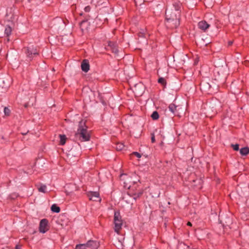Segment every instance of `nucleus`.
<instances>
[{
  "mask_svg": "<svg viewBox=\"0 0 249 249\" xmlns=\"http://www.w3.org/2000/svg\"><path fill=\"white\" fill-rule=\"evenodd\" d=\"M187 225L189 226H192V223L190 222H188L187 223Z\"/></svg>",
  "mask_w": 249,
  "mask_h": 249,
  "instance_id": "7c9ffc66",
  "label": "nucleus"
},
{
  "mask_svg": "<svg viewBox=\"0 0 249 249\" xmlns=\"http://www.w3.org/2000/svg\"><path fill=\"white\" fill-rule=\"evenodd\" d=\"M176 107L174 104H171L169 106V109H174Z\"/></svg>",
  "mask_w": 249,
  "mask_h": 249,
  "instance_id": "bb28decb",
  "label": "nucleus"
},
{
  "mask_svg": "<svg viewBox=\"0 0 249 249\" xmlns=\"http://www.w3.org/2000/svg\"><path fill=\"white\" fill-rule=\"evenodd\" d=\"M133 154L135 155L138 158H141V155L140 153H139L138 152H134L133 153Z\"/></svg>",
  "mask_w": 249,
  "mask_h": 249,
  "instance_id": "a878e982",
  "label": "nucleus"
},
{
  "mask_svg": "<svg viewBox=\"0 0 249 249\" xmlns=\"http://www.w3.org/2000/svg\"><path fill=\"white\" fill-rule=\"evenodd\" d=\"M169 111H170L171 113H172L173 114H174L175 115H178V116H180L178 113V110L172 109V110H169Z\"/></svg>",
  "mask_w": 249,
  "mask_h": 249,
  "instance_id": "b1692460",
  "label": "nucleus"
},
{
  "mask_svg": "<svg viewBox=\"0 0 249 249\" xmlns=\"http://www.w3.org/2000/svg\"><path fill=\"white\" fill-rule=\"evenodd\" d=\"M175 9H176V11H178V7H175Z\"/></svg>",
  "mask_w": 249,
  "mask_h": 249,
  "instance_id": "72a5a7b5",
  "label": "nucleus"
},
{
  "mask_svg": "<svg viewBox=\"0 0 249 249\" xmlns=\"http://www.w3.org/2000/svg\"><path fill=\"white\" fill-rule=\"evenodd\" d=\"M60 139V143L61 145H64L66 143L67 138L65 135H59Z\"/></svg>",
  "mask_w": 249,
  "mask_h": 249,
  "instance_id": "2eb2a0df",
  "label": "nucleus"
},
{
  "mask_svg": "<svg viewBox=\"0 0 249 249\" xmlns=\"http://www.w3.org/2000/svg\"><path fill=\"white\" fill-rule=\"evenodd\" d=\"M228 44H229V45H230H230H232V41H230L228 42Z\"/></svg>",
  "mask_w": 249,
  "mask_h": 249,
  "instance_id": "2f4dec72",
  "label": "nucleus"
},
{
  "mask_svg": "<svg viewBox=\"0 0 249 249\" xmlns=\"http://www.w3.org/2000/svg\"><path fill=\"white\" fill-rule=\"evenodd\" d=\"M4 109H8V108L7 107H4Z\"/></svg>",
  "mask_w": 249,
  "mask_h": 249,
  "instance_id": "c9c22d12",
  "label": "nucleus"
},
{
  "mask_svg": "<svg viewBox=\"0 0 249 249\" xmlns=\"http://www.w3.org/2000/svg\"><path fill=\"white\" fill-rule=\"evenodd\" d=\"M87 196L90 200L97 201L99 199V194L97 192H88Z\"/></svg>",
  "mask_w": 249,
  "mask_h": 249,
  "instance_id": "6e6552de",
  "label": "nucleus"
},
{
  "mask_svg": "<svg viewBox=\"0 0 249 249\" xmlns=\"http://www.w3.org/2000/svg\"><path fill=\"white\" fill-rule=\"evenodd\" d=\"M48 221L46 219H43L40 221L39 231L41 232L45 233L48 230Z\"/></svg>",
  "mask_w": 249,
  "mask_h": 249,
  "instance_id": "39448f33",
  "label": "nucleus"
},
{
  "mask_svg": "<svg viewBox=\"0 0 249 249\" xmlns=\"http://www.w3.org/2000/svg\"><path fill=\"white\" fill-rule=\"evenodd\" d=\"M151 118L154 120H156L159 119V115L158 112L157 111H155L153 112V113L151 115Z\"/></svg>",
  "mask_w": 249,
  "mask_h": 249,
  "instance_id": "a211bd4d",
  "label": "nucleus"
},
{
  "mask_svg": "<svg viewBox=\"0 0 249 249\" xmlns=\"http://www.w3.org/2000/svg\"><path fill=\"white\" fill-rule=\"evenodd\" d=\"M240 153L242 156H247L249 153V148L245 147L240 150Z\"/></svg>",
  "mask_w": 249,
  "mask_h": 249,
  "instance_id": "f8f14e48",
  "label": "nucleus"
},
{
  "mask_svg": "<svg viewBox=\"0 0 249 249\" xmlns=\"http://www.w3.org/2000/svg\"><path fill=\"white\" fill-rule=\"evenodd\" d=\"M90 10V7L89 6H87L85 8V11L87 12H89Z\"/></svg>",
  "mask_w": 249,
  "mask_h": 249,
  "instance_id": "c85d7f7f",
  "label": "nucleus"
},
{
  "mask_svg": "<svg viewBox=\"0 0 249 249\" xmlns=\"http://www.w3.org/2000/svg\"><path fill=\"white\" fill-rule=\"evenodd\" d=\"M36 186L39 192L44 193L46 192L47 187L46 185H43L41 183H39L38 184L36 185Z\"/></svg>",
  "mask_w": 249,
  "mask_h": 249,
  "instance_id": "9b49d317",
  "label": "nucleus"
},
{
  "mask_svg": "<svg viewBox=\"0 0 249 249\" xmlns=\"http://www.w3.org/2000/svg\"><path fill=\"white\" fill-rule=\"evenodd\" d=\"M178 22V24H179V22H178V19L177 20V22L176 23V22L175 21V23L176 24Z\"/></svg>",
  "mask_w": 249,
  "mask_h": 249,
  "instance_id": "f704fd0d",
  "label": "nucleus"
},
{
  "mask_svg": "<svg viewBox=\"0 0 249 249\" xmlns=\"http://www.w3.org/2000/svg\"><path fill=\"white\" fill-rule=\"evenodd\" d=\"M124 146L123 143L118 142L116 144V149L118 151H121L123 150Z\"/></svg>",
  "mask_w": 249,
  "mask_h": 249,
  "instance_id": "f3484780",
  "label": "nucleus"
},
{
  "mask_svg": "<svg viewBox=\"0 0 249 249\" xmlns=\"http://www.w3.org/2000/svg\"><path fill=\"white\" fill-rule=\"evenodd\" d=\"M166 19L169 21H175L176 23L177 22L178 18L176 14H172L170 13V11L167 10L166 11Z\"/></svg>",
  "mask_w": 249,
  "mask_h": 249,
  "instance_id": "423d86ee",
  "label": "nucleus"
},
{
  "mask_svg": "<svg viewBox=\"0 0 249 249\" xmlns=\"http://www.w3.org/2000/svg\"><path fill=\"white\" fill-rule=\"evenodd\" d=\"M145 91V86L142 83H138L135 85L133 92L136 96H142Z\"/></svg>",
  "mask_w": 249,
  "mask_h": 249,
  "instance_id": "7ed1b4c3",
  "label": "nucleus"
},
{
  "mask_svg": "<svg viewBox=\"0 0 249 249\" xmlns=\"http://www.w3.org/2000/svg\"><path fill=\"white\" fill-rule=\"evenodd\" d=\"M75 249H88L86 244H79L76 246Z\"/></svg>",
  "mask_w": 249,
  "mask_h": 249,
  "instance_id": "aec40b11",
  "label": "nucleus"
},
{
  "mask_svg": "<svg viewBox=\"0 0 249 249\" xmlns=\"http://www.w3.org/2000/svg\"><path fill=\"white\" fill-rule=\"evenodd\" d=\"M4 114L6 116H9L10 114V110H4Z\"/></svg>",
  "mask_w": 249,
  "mask_h": 249,
  "instance_id": "393cba45",
  "label": "nucleus"
},
{
  "mask_svg": "<svg viewBox=\"0 0 249 249\" xmlns=\"http://www.w3.org/2000/svg\"><path fill=\"white\" fill-rule=\"evenodd\" d=\"M210 26V25L204 20L201 21L198 23V28L204 32L209 28Z\"/></svg>",
  "mask_w": 249,
  "mask_h": 249,
  "instance_id": "1a4fd4ad",
  "label": "nucleus"
},
{
  "mask_svg": "<svg viewBox=\"0 0 249 249\" xmlns=\"http://www.w3.org/2000/svg\"><path fill=\"white\" fill-rule=\"evenodd\" d=\"M86 122L82 120L79 122L77 132L75 133V140L81 142L88 141L90 139V135L87 130Z\"/></svg>",
  "mask_w": 249,
  "mask_h": 249,
  "instance_id": "f257e3e1",
  "label": "nucleus"
},
{
  "mask_svg": "<svg viewBox=\"0 0 249 249\" xmlns=\"http://www.w3.org/2000/svg\"><path fill=\"white\" fill-rule=\"evenodd\" d=\"M158 82L163 86H165L166 81L164 78L160 77L158 79Z\"/></svg>",
  "mask_w": 249,
  "mask_h": 249,
  "instance_id": "412c9836",
  "label": "nucleus"
},
{
  "mask_svg": "<svg viewBox=\"0 0 249 249\" xmlns=\"http://www.w3.org/2000/svg\"><path fill=\"white\" fill-rule=\"evenodd\" d=\"M81 69L84 72H88L89 69V65L87 60H84L81 63Z\"/></svg>",
  "mask_w": 249,
  "mask_h": 249,
  "instance_id": "9d476101",
  "label": "nucleus"
},
{
  "mask_svg": "<svg viewBox=\"0 0 249 249\" xmlns=\"http://www.w3.org/2000/svg\"><path fill=\"white\" fill-rule=\"evenodd\" d=\"M142 191H139L138 192L134 194V199L136 200L137 198L139 197L142 194Z\"/></svg>",
  "mask_w": 249,
  "mask_h": 249,
  "instance_id": "4be33fe9",
  "label": "nucleus"
},
{
  "mask_svg": "<svg viewBox=\"0 0 249 249\" xmlns=\"http://www.w3.org/2000/svg\"><path fill=\"white\" fill-rule=\"evenodd\" d=\"M16 249H20V248L18 246H16Z\"/></svg>",
  "mask_w": 249,
  "mask_h": 249,
  "instance_id": "473e14b6",
  "label": "nucleus"
},
{
  "mask_svg": "<svg viewBox=\"0 0 249 249\" xmlns=\"http://www.w3.org/2000/svg\"><path fill=\"white\" fill-rule=\"evenodd\" d=\"M178 248V249H190L189 246L182 243L179 244Z\"/></svg>",
  "mask_w": 249,
  "mask_h": 249,
  "instance_id": "6ab92c4d",
  "label": "nucleus"
},
{
  "mask_svg": "<svg viewBox=\"0 0 249 249\" xmlns=\"http://www.w3.org/2000/svg\"><path fill=\"white\" fill-rule=\"evenodd\" d=\"M114 231L118 234L119 233V231L122 228L123 225V221L122 217L120 215L119 211L115 212L114 215Z\"/></svg>",
  "mask_w": 249,
  "mask_h": 249,
  "instance_id": "f03ea898",
  "label": "nucleus"
},
{
  "mask_svg": "<svg viewBox=\"0 0 249 249\" xmlns=\"http://www.w3.org/2000/svg\"><path fill=\"white\" fill-rule=\"evenodd\" d=\"M152 137H151V142H155V136L154 134H152Z\"/></svg>",
  "mask_w": 249,
  "mask_h": 249,
  "instance_id": "cd10ccee",
  "label": "nucleus"
},
{
  "mask_svg": "<svg viewBox=\"0 0 249 249\" xmlns=\"http://www.w3.org/2000/svg\"><path fill=\"white\" fill-rule=\"evenodd\" d=\"M85 244L88 249H97L99 245L98 242L93 240H89Z\"/></svg>",
  "mask_w": 249,
  "mask_h": 249,
  "instance_id": "0eeeda50",
  "label": "nucleus"
},
{
  "mask_svg": "<svg viewBox=\"0 0 249 249\" xmlns=\"http://www.w3.org/2000/svg\"><path fill=\"white\" fill-rule=\"evenodd\" d=\"M51 211L55 213H59L60 211V208L56 204H53L51 208Z\"/></svg>",
  "mask_w": 249,
  "mask_h": 249,
  "instance_id": "4468645a",
  "label": "nucleus"
},
{
  "mask_svg": "<svg viewBox=\"0 0 249 249\" xmlns=\"http://www.w3.org/2000/svg\"><path fill=\"white\" fill-rule=\"evenodd\" d=\"M108 46L111 48L113 53H117L118 52V49L114 43L109 42L108 43Z\"/></svg>",
  "mask_w": 249,
  "mask_h": 249,
  "instance_id": "ddd939ff",
  "label": "nucleus"
},
{
  "mask_svg": "<svg viewBox=\"0 0 249 249\" xmlns=\"http://www.w3.org/2000/svg\"><path fill=\"white\" fill-rule=\"evenodd\" d=\"M231 146L233 148V149L235 151L239 150V144H232L231 145Z\"/></svg>",
  "mask_w": 249,
  "mask_h": 249,
  "instance_id": "5701e85b",
  "label": "nucleus"
},
{
  "mask_svg": "<svg viewBox=\"0 0 249 249\" xmlns=\"http://www.w3.org/2000/svg\"><path fill=\"white\" fill-rule=\"evenodd\" d=\"M25 50L27 57L30 60H31V59L33 58L34 56L38 54V51L37 49L33 46L28 47L27 48H25Z\"/></svg>",
  "mask_w": 249,
  "mask_h": 249,
  "instance_id": "20e7f679",
  "label": "nucleus"
},
{
  "mask_svg": "<svg viewBox=\"0 0 249 249\" xmlns=\"http://www.w3.org/2000/svg\"><path fill=\"white\" fill-rule=\"evenodd\" d=\"M17 196V195H11L10 196V198L11 199H14L15 197H16Z\"/></svg>",
  "mask_w": 249,
  "mask_h": 249,
  "instance_id": "c756f323",
  "label": "nucleus"
},
{
  "mask_svg": "<svg viewBox=\"0 0 249 249\" xmlns=\"http://www.w3.org/2000/svg\"><path fill=\"white\" fill-rule=\"evenodd\" d=\"M12 32V28L11 27L9 26H7L5 27V31H4V34L6 35L7 36H9Z\"/></svg>",
  "mask_w": 249,
  "mask_h": 249,
  "instance_id": "dca6fc26",
  "label": "nucleus"
}]
</instances>
